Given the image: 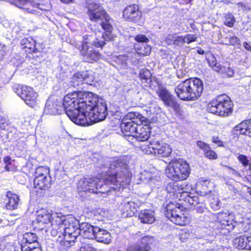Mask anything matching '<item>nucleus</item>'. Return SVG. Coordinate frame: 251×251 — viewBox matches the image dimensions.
I'll return each mask as SVG.
<instances>
[{
  "label": "nucleus",
  "mask_w": 251,
  "mask_h": 251,
  "mask_svg": "<svg viewBox=\"0 0 251 251\" xmlns=\"http://www.w3.org/2000/svg\"><path fill=\"white\" fill-rule=\"evenodd\" d=\"M132 176L127 164L120 158H115L110 162L103 181L98 178L97 194L125 188L130 185Z\"/></svg>",
  "instance_id": "nucleus-1"
},
{
  "label": "nucleus",
  "mask_w": 251,
  "mask_h": 251,
  "mask_svg": "<svg viewBox=\"0 0 251 251\" xmlns=\"http://www.w3.org/2000/svg\"><path fill=\"white\" fill-rule=\"evenodd\" d=\"M89 92L74 91L65 95L63 105L66 114L74 123L80 125Z\"/></svg>",
  "instance_id": "nucleus-2"
},
{
  "label": "nucleus",
  "mask_w": 251,
  "mask_h": 251,
  "mask_svg": "<svg viewBox=\"0 0 251 251\" xmlns=\"http://www.w3.org/2000/svg\"><path fill=\"white\" fill-rule=\"evenodd\" d=\"M85 8L87 9L86 13L91 22H100V25L104 31L102 34V37L105 40L113 41L112 33L113 27L111 23L112 18L100 4L95 2H87Z\"/></svg>",
  "instance_id": "nucleus-3"
},
{
  "label": "nucleus",
  "mask_w": 251,
  "mask_h": 251,
  "mask_svg": "<svg viewBox=\"0 0 251 251\" xmlns=\"http://www.w3.org/2000/svg\"><path fill=\"white\" fill-rule=\"evenodd\" d=\"M80 126L91 125L103 120L107 115V108L105 102H100L98 98L89 92Z\"/></svg>",
  "instance_id": "nucleus-4"
},
{
  "label": "nucleus",
  "mask_w": 251,
  "mask_h": 251,
  "mask_svg": "<svg viewBox=\"0 0 251 251\" xmlns=\"http://www.w3.org/2000/svg\"><path fill=\"white\" fill-rule=\"evenodd\" d=\"M202 81L197 77H191L181 81L175 88L176 96L184 101L199 99L203 91Z\"/></svg>",
  "instance_id": "nucleus-5"
},
{
  "label": "nucleus",
  "mask_w": 251,
  "mask_h": 251,
  "mask_svg": "<svg viewBox=\"0 0 251 251\" xmlns=\"http://www.w3.org/2000/svg\"><path fill=\"white\" fill-rule=\"evenodd\" d=\"M165 174L172 180L183 181L189 177L191 169L188 163L182 158L171 160L165 169Z\"/></svg>",
  "instance_id": "nucleus-6"
},
{
  "label": "nucleus",
  "mask_w": 251,
  "mask_h": 251,
  "mask_svg": "<svg viewBox=\"0 0 251 251\" xmlns=\"http://www.w3.org/2000/svg\"><path fill=\"white\" fill-rule=\"evenodd\" d=\"M96 226H92L87 223H83L80 228L73 232L71 231L70 227H68L67 232H65L64 239L59 240V242L61 245L66 247H70L72 246V243L79 234L85 239H93Z\"/></svg>",
  "instance_id": "nucleus-7"
},
{
  "label": "nucleus",
  "mask_w": 251,
  "mask_h": 251,
  "mask_svg": "<svg viewBox=\"0 0 251 251\" xmlns=\"http://www.w3.org/2000/svg\"><path fill=\"white\" fill-rule=\"evenodd\" d=\"M166 214L175 224L185 226L189 224L188 213L178 203L170 202L166 206Z\"/></svg>",
  "instance_id": "nucleus-8"
},
{
  "label": "nucleus",
  "mask_w": 251,
  "mask_h": 251,
  "mask_svg": "<svg viewBox=\"0 0 251 251\" xmlns=\"http://www.w3.org/2000/svg\"><path fill=\"white\" fill-rule=\"evenodd\" d=\"M143 116L138 112H128L123 118L121 128L123 133L127 136L134 135L140 120H143Z\"/></svg>",
  "instance_id": "nucleus-9"
},
{
  "label": "nucleus",
  "mask_w": 251,
  "mask_h": 251,
  "mask_svg": "<svg viewBox=\"0 0 251 251\" xmlns=\"http://www.w3.org/2000/svg\"><path fill=\"white\" fill-rule=\"evenodd\" d=\"M33 184L34 187L42 190H47L51 187L52 177L50 169L46 166H39L34 173Z\"/></svg>",
  "instance_id": "nucleus-10"
},
{
  "label": "nucleus",
  "mask_w": 251,
  "mask_h": 251,
  "mask_svg": "<svg viewBox=\"0 0 251 251\" xmlns=\"http://www.w3.org/2000/svg\"><path fill=\"white\" fill-rule=\"evenodd\" d=\"M144 150L147 153L151 154L160 158L170 156L172 149L168 144L155 139L151 140Z\"/></svg>",
  "instance_id": "nucleus-11"
},
{
  "label": "nucleus",
  "mask_w": 251,
  "mask_h": 251,
  "mask_svg": "<svg viewBox=\"0 0 251 251\" xmlns=\"http://www.w3.org/2000/svg\"><path fill=\"white\" fill-rule=\"evenodd\" d=\"M14 90L27 105L32 108L37 105L38 95L32 87L18 84L15 86Z\"/></svg>",
  "instance_id": "nucleus-12"
},
{
  "label": "nucleus",
  "mask_w": 251,
  "mask_h": 251,
  "mask_svg": "<svg viewBox=\"0 0 251 251\" xmlns=\"http://www.w3.org/2000/svg\"><path fill=\"white\" fill-rule=\"evenodd\" d=\"M88 44L86 39L83 40L78 49L83 61L89 63L98 61L101 57V54L98 50L89 47Z\"/></svg>",
  "instance_id": "nucleus-13"
},
{
  "label": "nucleus",
  "mask_w": 251,
  "mask_h": 251,
  "mask_svg": "<svg viewBox=\"0 0 251 251\" xmlns=\"http://www.w3.org/2000/svg\"><path fill=\"white\" fill-rule=\"evenodd\" d=\"M21 49L27 56L34 53L41 52L44 49L43 43H37L34 38L30 36L22 39L20 43Z\"/></svg>",
  "instance_id": "nucleus-14"
},
{
  "label": "nucleus",
  "mask_w": 251,
  "mask_h": 251,
  "mask_svg": "<svg viewBox=\"0 0 251 251\" xmlns=\"http://www.w3.org/2000/svg\"><path fill=\"white\" fill-rule=\"evenodd\" d=\"M156 94L165 105L172 107L176 113L180 114L181 109L180 105L174 96L166 88L163 87H159L156 91Z\"/></svg>",
  "instance_id": "nucleus-15"
},
{
  "label": "nucleus",
  "mask_w": 251,
  "mask_h": 251,
  "mask_svg": "<svg viewBox=\"0 0 251 251\" xmlns=\"http://www.w3.org/2000/svg\"><path fill=\"white\" fill-rule=\"evenodd\" d=\"M142 17V11L139 5L136 4L126 6L122 12V18L127 22L137 23L141 19Z\"/></svg>",
  "instance_id": "nucleus-16"
},
{
  "label": "nucleus",
  "mask_w": 251,
  "mask_h": 251,
  "mask_svg": "<svg viewBox=\"0 0 251 251\" xmlns=\"http://www.w3.org/2000/svg\"><path fill=\"white\" fill-rule=\"evenodd\" d=\"M180 180H173L169 182L166 187L168 196L173 200H183V196L185 194L184 185L179 183Z\"/></svg>",
  "instance_id": "nucleus-17"
},
{
  "label": "nucleus",
  "mask_w": 251,
  "mask_h": 251,
  "mask_svg": "<svg viewBox=\"0 0 251 251\" xmlns=\"http://www.w3.org/2000/svg\"><path fill=\"white\" fill-rule=\"evenodd\" d=\"M143 121L140 120L137 130L135 132L133 137L138 141L140 142H144L147 141L150 136L151 133V122L150 120L146 117L143 116Z\"/></svg>",
  "instance_id": "nucleus-18"
},
{
  "label": "nucleus",
  "mask_w": 251,
  "mask_h": 251,
  "mask_svg": "<svg viewBox=\"0 0 251 251\" xmlns=\"http://www.w3.org/2000/svg\"><path fill=\"white\" fill-rule=\"evenodd\" d=\"M98 178L97 177H84L81 179L77 187V190L80 195L83 193L97 194V182Z\"/></svg>",
  "instance_id": "nucleus-19"
},
{
  "label": "nucleus",
  "mask_w": 251,
  "mask_h": 251,
  "mask_svg": "<svg viewBox=\"0 0 251 251\" xmlns=\"http://www.w3.org/2000/svg\"><path fill=\"white\" fill-rule=\"evenodd\" d=\"M50 223L51 224L52 226L51 234L53 235H57L59 232L62 233L63 238H62L60 235H59L57 241L59 242L60 240H63L64 238L65 232H67L68 230L65 229L64 226V220L61 217L56 214H51V218ZM67 230H68L67 229Z\"/></svg>",
  "instance_id": "nucleus-20"
},
{
  "label": "nucleus",
  "mask_w": 251,
  "mask_h": 251,
  "mask_svg": "<svg viewBox=\"0 0 251 251\" xmlns=\"http://www.w3.org/2000/svg\"><path fill=\"white\" fill-rule=\"evenodd\" d=\"M217 222L221 225L220 226H218V229H225L228 232L233 230L235 227V221L233 219V216L226 213H219L217 216Z\"/></svg>",
  "instance_id": "nucleus-21"
},
{
  "label": "nucleus",
  "mask_w": 251,
  "mask_h": 251,
  "mask_svg": "<svg viewBox=\"0 0 251 251\" xmlns=\"http://www.w3.org/2000/svg\"><path fill=\"white\" fill-rule=\"evenodd\" d=\"M212 183L209 179L201 178L196 185V192L200 196L207 197L211 195L215 189H210Z\"/></svg>",
  "instance_id": "nucleus-22"
},
{
  "label": "nucleus",
  "mask_w": 251,
  "mask_h": 251,
  "mask_svg": "<svg viewBox=\"0 0 251 251\" xmlns=\"http://www.w3.org/2000/svg\"><path fill=\"white\" fill-rule=\"evenodd\" d=\"M219 116H227L233 111V103L226 95H220Z\"/></svg>",
  "instance_id": "nucleus-23"
},
{
  "label": "nucleus",
  "mask_w": 251,
  "mask_h": 251,
  "mask_svg": "<svg viewBox=\"0 0 251 251\" xmlns=\"http://www.w3.org/2000/svg\"><path fill=\"white\" fill-rule=\"evenodd\" d=\"M20 199L19 196L11 191L6 192L4 199L5 208L7 210H13L18 208Z\"/></svg>",
  "instance_id": "nucleus-24"
},
{
  "label": "nucleus",
  "mask_w": 251,
  "mask_h": 251,
  "mask_svg": "<svg viewBox=\"0 0 251 251\" xmlns=\"http://www.w3.org/2000/svg\"><path fill=\"white\" fill-rule=\"evenodd\" d=\"M153 241L152 236H143L141 238L140 243L133 246L130 251H151V245Z\"/></svg>",
  "instance_id": "nucleus-25"
},
{
  "label": "nucleus",
  "mask_w": 251,
  "mask_h": 251,
  "mask_svg": "<svg viewBox=\"0 0 251 251\" xmlns=\"http://www.w3.org/2000/svg\"><path fill=\"white\" fill-rule=\"evenodd\" d=\"M51 218V214L47 212H43L38 214L37 216L34 228L37 230H43L46 228L45 225L50 223Z\"/></svg>",
  "instance_id": "nucleus-26"
},
{
  "label": "nucleus",
  "mask_w": 251,
  "mask_h": 251,
  "mask_svg": "<svg viewBox=\"0 0 251 251\" xmlns=\"http://www.w3.org/2000/svg\"><path fill=\"white\" fill-rule=\"evenodd\" d=\"M94 239L99 242L109 244L111 242V234L107 230L96 226Z\"/></svg>",
  "instance_id": "nucleus-27"
},
{
  "label": "nucleus",
  "mask_w": 251,
  "mask_h": 251,
  "mask_svg": "<svg viewBox=\"0 0 251 251\" xmlns=\"http://www.w3.org/2000/svg\"><path fill=\"white\" fill-rule=\"evenodd\" d=\"M197 146L203 151L204 157L210 160H216L218 158V154L212 149L210 146L202 141L197 142Z\"/></svg>",
  "instance_id": "nucleus-28"
},
{
  "label": "nucleus",
  "mask_w": 251,
  "mask_h": 251,
  "mask_svg": "<svg viewBox=\"0 0 251 251\" xmlns=\"http://www.w3.org/2000/svg\"><path fill=\"white\" fill-rule=\"evenodd\" d=\"M236 131H238L240 134L251 138V119L244 120L236 125Z\"/></svg>",
  "instance_id": "nucleus-29"
},
{
  "label": "nucleus",
  "mask_w": 251,
  "mask_h": 251,
  "mask_svg": "<svg viewBox=\"0 0 251 251\" xmlns=\"http://www.w3.org/2000/svg\"><path fill=\"white\" fill-rule=\"evenodd\" d=\"M183 38L181 36H178L176 33H170L166 37L164 41L168 46L181 47L182 46Z\"/></svg>",
  "instance_id": "nucleus-30"
},
{
  "label": "nucleus",
  "mask_w": 251,
  "mask_h": 251,
  "mask_svg": "<svg viewBox=\"0 0 251 251\" xmlns=\"http://www.w3.org/2000/svg\"><path fill=\"white\" fill-rule=\"evenodd\" d=\"M220 95L209 101L206 105V110L211 114L219 116Z\"/></svg>",
  "instance_id": "nucleus-31"
},
{
  "label": "nucleus",
  "mask_w": 251,
  "mask_h": 251,
  "mask_svg": "<svg viewBox=\"0 0 251 251\" xmlns=\"http://www.w3.org/2000/svg\"><path fill=\"white\" fill-rule=\"evenodd\" d=\"M139 218L142 223L151 224L155 221V218L150 209L142 210L139 213Z\"/></svg>",
  "instance_id": "nucleus-32"
},
{
  "label": "nucleus",
  "mask_w": 251,
  "mask_h": 251,
  "mask_svg": "<svg viewBox=\"0 0 251 251\" xmlns=\"http://www.w3.org/2000/svg\"><path fill=\"white\" fill-rule=\"evenodd\" d=\"M134 49L140 56H148L151 52V47L147 44H134Z\"/></svg>",
  "instance_id": "nucleus-33"
},
{
  "label": "nucleus",
  "mask_w": 251,
  "mask_h": 251,
  "mask_svg": "<svg viewBox=\"0 0 251 251\" xmlns=\"http://www.w3.org/2000/svg\"><path fill=\"white\" fill-rule=\"evenodd\" d=\"M236 224L240 232H247L251 228V219L249 218L242 217Z\"/></svg>",
  "instance_id": "nucleus-34"
},
{
  "label": "nucleus",
  "mask_w": 251,
  "mask_h": 251,
  "mask_svg": "<svg viewBox=\"0 0 251 251\" xmlns=\"http://www.w3.org/2000/svg\"><path fill=\"white\" fill-rule=\"evenodd\" d=\"M206 198L209 201L211 208L213 210H217L220 208V201L217 191L213 192L211 195H208Z\"/></svg>",
  "instance_id": "nucleus-35"
},
{
  "label": "nucleus",
  "mask_w": 251,
  "mask_h": 251,
  "mask_svg": "<svg viewBox=\"0 0 251 251\" xmlns=\"http://www.w3.org/2000/svg\"><path fill=\"white\" fill-rule=\"evenodd\" d=\"M139 77L142 83L150 84L151 82L152 75L149 70L143 68L140 71Z\"/></svg>",
  "instance_id": "nucleus-36"
},
{
  "label": "nucleus",
  "mask_w": 251,
  "mask_h": 251,
  "mask_svg": "<svg viewBox=\"0 0 251 251\" xmlns=\"http://www.w3.org/2000/svg\"><path fill=\"white\" fill-rule=\"evenodd\" d=\"M84 83L81 72H77L75 73L72 76L70 81L71 86L74 87H77Z\"/></svg>",
  "instance_id": "nucleus-37"
},
{
  "label": "nucleus",
  "mask_w": 251,
  "mask_h": 251,
  "mask_svg": "<svg viewBox=\"0 0 251 251\" xmlns=\"http://www.w3.org/2000/svg\"><path fill=\"white\" fill-rule=\"evenodd\" d=\"M84 82L87 84H92L95 81V73L91 70L81 71Z\"/></svg>",
  "instance_id": "nucleus-38"
},
{
  "label": "nucleus",
  "mask_w": 251,
  "mask_h": 251,
  "mask_svg": "<svg viewBox=\"0 0 251 251\" xmlns=\"http://www.w3.org/2000/svg\"><path fill=\"white\" fill-rule=\"evenodd\" d=\"M185 194L186 195L184 196L183 199L186 203H187L190 206H193L194 207H196L197 205L200 204L198 196H191L187 192H185Z\"/></svg>",
  "instance_id": "nucleus-39"
},
{
  "label": "nucleus",
  "mask_w": 251,
  "mask_h": 251,
  "mask_svg": "<svg viewBox=\"0 0 251 251\" xmlns=\"http://www.w3.org/2000/svg\"><path fill=\"white\" fill-rule=\"evenodd\" d=\"M37 236L35 233L32 232H26L23 235V241L24 243L31 244L37 241Z\"/></svg>",
  "instance_id": "nucleus-40"
},
{
  "label": "nucleus",
  "mask_w": 251,
  "mask_h": 251,
  "mask_svg": "<svg viewBox=\"0 0 251 251\" xmlns=\"http://www.w3.org/2000/svg\"><path fill=\"white\" fill-rule=\"evenodd\" d=\"M59 107H60V106L55 103H52L46 105L45 110L49 114L56 115L59 113Z\"/></svg>",
  "instance_id": "nucleus-41"
},
{
  "label": "nucleus",
  "mask_w": 251,
  "mask_h": 251,
  "mask_svg": "<svg viewBox=\"0 0 251 251\" xmlns=\"http://www.w3.org/2000/svg\"><path fill=\"white\" fill-rule=\"evenodd\" d=\"M248 240V236L245 235L236 238L237 240V248L241 250H246Z\"/></svg>",
  "instance_id": "nucleus-42"
},
{
  "label": "nucleus",
  "mask_w": 251,
  "mask_h": 251,
  "mask_svg": "<svg viewBox=\"0 0 251 251\" xmlns=\"http://www.w3.org/2000/svg\"><path fill=\"white\" fill-rule=\"evenodd\" d=\"M208 64L212 70L217 73L222 74V72L224 71V64L221 65L215 60L208 61Z\"/></svg>",
  "instance_id": "nucleus-43"
},
{
  "label": "nucleus",
  "mask_w": 251,
  "mask_h": 251,
  "mask_svg": "<svg viewBox=\"0 0 251 251\" xmlns=\"http://www.w3.org/2000/svg\"><path fill=\"white\" fill-rule=\"evenodd\" d=\"M224 71L222 72V74L226 75L228 77H231L234 75V72L233 67L230 66V64L226 62L224 63Z\"/></svg>",
  "instance_id": "nucleus-44"
},
{
  "label": "nucleus",
  "mask_w": 251,
  "mask_h": 251,
  "mask_svg": "<svg viewBox=\"0 0 251 251\" xmlns=\"http://www.w3.org/2000/svg\"><path fill=\"white\" fill-rule=\"evenodd\" d=\"M29 0H15L16 5L20 8L26 10L30 13H32L33 9H30V7H27V2Z\"/></svg>",
  "instance_id": "nucleus-45"
},
{
  "label": "nucleus",
  "mask_w": 251,
  "mask_h": 251,
  "mask_svg": "<svg viewBox=\"0 0 251 251\" xmlns=\"http://www.w3.org/2000/svg\"><path fill=\"white\" fill-rule=\"evenodd\" d=\"M183 37V41L182 42V46L186 43L189 44L192 42H196L198 39V37L196 34H188L184 36L181 35Z\"/></svg>",
  "instance_id": "nucleus-46"
},
{
  "label": "nucleus",
  "mask_w": 251,
  "mask_h": 251,
  "mask_svg": "<svg viewBox=\"0 0 251 251\" xmlns=\"http://www.w3.org/2000/svg\"><path fill=\"white\" fill-rule=\"evenodd\" d=\"M79 251H98L92 244L84 242L79 248Z\"/></svg>",
  "instance_id": "nucleus-47"
},
{
  "label": "nucleus",
  "mask_w": 251,
  "mask_h": 251,
  "mask_svg": "<svg viewBox=\"0 0 251 251\" xmlns=\"http://www.w3.org/2000/svg\"><path fill=\"white\" fill-rule=\"evenodd\" d=\"M235 21L233 16L228 14L225 16L224 24L228 27H232L233 26Z\"/></svg>",
  "instance_id": "nucleus-48"
},
{
  "label": "nucleus",
  "mask_w": 251,
  "mask_h": 251,
  "mask_svg": "<svg viewBox=\"0 0 251 251\" xmlns=\"http://www.w3.org/2000/svg\"><path fill=\"white\" fill-rule=\"evenodd\" d=\"M134 40L138 43H148L149 42V39L146 35L143 34H138L134 37Z\"/></svg>",
  "instance_id": "nucleus-49"
},
{
  "label": "nucleus",
  "mask_w": 251,
  "mask_h": 251,
  "mask_svg": "<svg viewBox=\"0 0 251 251\" xmlns=\"http://www.w3.org/2000/svg\"><path fill=\"white\" fill-rule=\"evenodd\" d=\"M237 158L244 167H246L249 166V161L246 155L239 154Z\"/></svg>",
  "instance_id": "nucleus-50"
},
{
  "label": "nucleus",
  "mask_w": 251,
  "mask_h": 251,
  "mask_svg": "<svg viewBox=\"0 0 251 251\" xmlns=\"http://www.w3.org/2000/svg\"><path fill=\"white\" fill-rule=\"evenodd\" d=\"M22 251H42V249L39 246L34 247L33 246H29L26 247V246H22Z\"/></svg>",
  "instance_id": "nucleus-51"
},
{
  "label": "nucleus",
  "mask_w": 251,
  "mask_h": 251,
  "mask_svg": "<svg viewBox=\"0 0 251 251\" xmlns=\"http://www.w3.org/2000/svg\"><path fill=\"white\" fill-rule=\"evenodd\" d=\"M211 141L213 143L216 144L218 147H224L225 146L224 142L218 136H213Z\"/></svg>",
  "instance_id": "nucleus-52"
},
{
  "label": "nucleus",
  "mask_w": 251,
  "mask_h": 251,
  "mask_svg": "<svg viewBox=\"0 0 251 251\" xmlns=\"http://www.w3.org/2000/svg\"><path fill=\"white\" fill-rule=\"evenodd\" d=\"M105 44V41H100L98 39H96L93 42L92 45L96 48L102 49Z\"/></svg>",
  "instance_id": "nucleus-53"
},
{
  "label": "nucleus",
  "mask_w": 251,
  "mask_h": 251,
  "mask_svg": "<svg viewBox=\"0 0 251 251\" xmlns=\"http://www.w3.org/2000/svg\"><path fill=\"white\" fill-rule=\"evenodd\" d=\"M27 7H30V9L33 8H39L40 4L35 2L33 0H29L27 2Z\"/></svg>",
  "instance_id": "nucleus-54"
},
{
  "label": "nucleus",
  "mask_w": 251,
  "mask_h": 251,
  "mask_svg": "<svg viewBox=\"0 0 251 251\" xmlns=\"http://www.w3.org/2000/svg\"><path fill=\"white\" fill-rule=\"evenodd\" d=\"M195 207L196 210V212L198 213H203L205 211L206 209L205 206L202 204L201 205L199 206L197 205Z\"/></svg>",
  "instance_id": "nucleus-55"
},
{
  "label": "nucleus",
  "mask_w": 251,
  "mask_h": 251,
  "mask_svg": "<svg viewBox=\"0 0 251 251\" xmlns=\"http://www.w3.org/2000/svg\"><path fill=\"white\" fill-rule=\"evenodd\" d=\"M247 243V245L246 250H251V236H248V242Z\"/></svg>",
  "instance_id": "nucleus-56"
},
{
  "label": "nucleus",
  "mask_w": 251,
  "mask_h": 251,
  "mask_svg": "<svg viewBox=\"0 0 251 251\" xmlns=\"http://www.w3.org/2000/svg\"><path fill=\"white\" fill-rule=\"evenodd\" d=\"M243 46L245 49H246L248 51H251V46L247 42H244L243 43Z\"/></svg>",
  "instance_id": "nucleus-57"
},
{
  "label": "nucleus",
  "mask_w": 251,
  "mask_h": 251,
  "mask_svg": "<svg viewBox=\"0 0 251 251\" xmlns=\"http://www.w3.org/2000/svg\"><path fill=\"white\" fill-rule=\"evenodd\" d=\"M229 43L228 45L234 46L235 44V37L234 36L230 37L229 38Z\"/></svg>",
  "instance_id": "nucleus-58"
},
{
  "label": "nucleus",
  "mask_w": 251,
  "mask_h": 251,
  "mask_svg": "<svg viewBox=\"0 0 251 251\" xmlns=\"http://www.w3.org/2000/svg\"><path fill=\"white\" fill-rule=\"evenodd\" d=\"M4 162L7 164H11V158L9 156L5 157L4 159Z\"/></svg>",
  "instance_id": "nucleus-59"
},
{
  "label": "nucleus",
  "mask_w": 251,
  "mask_h": 251,
  "mask_svg": "<svg viewBox=\"0 0 251 251\" xmlns=\"http://www.w3.org/2000/svg\"><path fill=\"white\" fill-rule=\"evenodd\" d=\"M3 118L0 116V128H2L4 127V122L3 121Z\"/></svg>",
  "instance_id": "nucleus-60"
},
{
  "label": "nucleus",
  "mask_w": 251,
  "mask_h": 251,
  "mask_svg": "<svg viewBox=\"0 0 251 251\" xmlns=\"http://www.w3.org/2000/svg\"><path fill=\"white\" fill-rule=\"evenodd\" d=\"M197 52L200 54L202 55L204 53V51L202 49H200L197 50Z\"/></svg>",
  "instance_id": "nucleus-61"
},
{
  "label": "nucleus",
  "mask_w": 251,
  "mask_h": 251,
  "mask_svg": "<svg viewBox=\"0 0 251 251\" xmlns=\"http://www.w3.org/2000/svg\"><path fill=\"white\" fill-rule=\"evenodd\" d=\"M61 2L65 3H69L73 1V0H60Z\"/></svg>",
  "instance_id": "nucleus-62"
},
{
  "label": "nucleus",
  "mask_w": 251,
  "mask_h": 251,
  "mask_svg": "<svg viewBox=\"0 0 251 251\" xmlns=\"http://www.w3.org/2000/svg\"><path fill=\"white\" fill-rule=\"evenodd\" d=\"M181 70H177L176 72L177 76L179 78H181L183 77V75L182 74H179V72Z\"/></svg>",
  "instance_id": "nucleus-63"
},
{
  "label": "nucleus",
  "mask_w": 251,
  "mask_h": 251,
  "mask_svg": "<svg viewBox=\"0 0 251 251\" xmlns=\"http://www.w3.org/2000/svg\"><path fill=\"white\" fill-rule=\"evenodd\" d=\"M3 55V50H0V59L1 58V57H2Z\"/></svg>",
  "instance_id": "nucleus-64"
}]
</instances>
